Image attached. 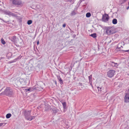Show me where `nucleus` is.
Here are the masks:
<instances>
[{"label": "nucleus", "mask_w": 129, "mask_h": 129, "mask_svg": "<svg viewBox=\"0 0 129 129\" xmlns=\"http://www.w3.org/2000/svg\"><path fill=\"white\" fill-rule=\"evenodd\" d=\"M31 110H25L23 111L25 117V118L28 120L31 121L35 118V116H31L30 115Z\"/></svg>", "instance_id": "obj_1"}, {"label": "nucleus", "mask_w": 129, "mask_h": 129, "mask_svg": "<svg viewBox=\"0 0 129 129\" xmlns=\"http://www.w3.org/2000/svg\"><path fill=\"white\" fill-rule=\"evenodd\" d=\"M5 94L9 96H11L14 93L13 90L10 87H7L4 92Z\"/></svg>", "instance_id": "obj_2"}, {"label": "nucleus", "mask_w": 129, "mask_h": 129, "mask_svg": "<svg viewBox=\"0 0 129 129\" xmlns=\"http://www.w3.org/2000/svg\"><path fill=\"white\" fill-rule=\"evenodd\" d=\"M106 33L108 35H111L114 33L113 28L112 27H107L105 29Z\"/></svg>", "instance_id": "obj_3"}, {"label": "nucleus", "mask_w": 129, "mask_h": 129, "mask_svg": "<svg viewBox=\"0 0 129 129\" xmlns=\"http://www.w3.org/2000/svg\"><path fill=\"white\" fill-rule=\"evenodd\" d=\"M39 90V88L38 87L34 86L33 87H30L28 88L25 89V91L26 92L29 91V92H31L34 90Z\"/></svg>", "instance_id": "obj_4"}, {"label": "nucleus", "mask_w": 129, "mask_h": 129, "mask_svg": "<svg viewBox=\"0 0 129 129\" xmlns=\"http://www.w3.org/2000/svg\"><path fill=\"white\" fill-rule=\"evenodd\" d=\"M109 19V17L108 14H105L103 15L102 17V21L104 22H107Z\"/></svg>", "instance_id": "obj_5"}, {"label": "nucleus", "mask_w": 129, "mask_h": 129, "mask_svg": "<svg viewBox=\"0 0 129 129\" xmlns=\"http://www.w3.org/2000/svg\"><path fill=\"white\" fill-rule=\"evenodd\" d=\"M115 73L114 70H112L108 71L107 72V75L108 77L111 78L114 76Z\"/></svg>", "instance_id": "obj_6"}, {"label": "nucleus", "mask_w": 129, "mask_h": 129, "mask_svg": "<svg viewBox=\"0 0 129 129\" xmlns=\"http://www.w3.org/2000/svg\"><path fill=\"white\" fill-rule=\"evenodd\" d=\"M12 3L13 4L18 6L22 5V1L20 0H13Z\"/></svg>", "instance_id": "obj_7"}, {"label": "nucleus", "mask_w": 129, "mask_h": 129, "mask_svg": "<svg viewBox=\"0 0 129 129\" xmlns=\"http://www.w3.org/2000/svg\"><path fill=\"white\" fill-rule=\"evenodd\" d=\"M124 102L126 103L129 102V95L128 93H125L124 98Z\"/></svg>", "instance_id": "obj_8"}, {"label": "nucleus", "mask_w": 129, "mask_h": 129, "mask_svg": "<svg viewBox=\"0 0 129 129\" xmlns=\"http://www.w3.org/2000/svg\"><path fill=\"white\" fill-rule=\"evenodd\" d=\"M109 64L110 65L116 68H117L118 66L117 63H115L113 62H110Z\"/></svg>", "instance_id": "obj_9"}, {"label": "nucleus", "mask_w": 129, "mask_h": 129, "mask_svg": "<svg viewBox=\"0 0 129 129\" xmlns=\"http://www.w3.org/2000/svg\"><path fill=\"white\" fill-rule=\"evenodd\" d=\"M57 77L59 81V82H60V83L61 84H62L63 83V81L61 79V78L60 77V76H57Z\"/></svg>", "instance_id": "obj_10"}, {"label": "nucleus", "mask_w": 129, "mask_h": 129, "mask_svg": "<svg viewBox=\"0 0 129 129\" xmlns=\"http://www.w3.org/2000/svg\"><path fill=\"white\" fill-rule=\"evenodd\" d=\"M125 44V43H124V42H121L120 43H119L118 45V48H120V47H122L123 48V47H122V45H124Z\"/></svg>", "instance_id": "obj_11"}, {"label": "nucleus", "mask_w": 129, "mask_h": 129, "mask_svg": "<svg viewBox=\"0 0 129 129\" xmlns=\"http://www.w3.org/2000/svg\"><path fill=\"white\" fill-rule=\"evenodd\" d=\"M4 13L5 14L8 15H12L13 14L12 13L8 11H5L4 12Z\"/></svg>", "instance_id": "obj_12"}, {"label": "nucleus", "mask_w": 129, "mask_h": 129, "mask_svg": "<svg viewBox=\"0 0 129 129\" xmlns=\"http://www.w3.org/2000/svg\"><path fill=\"white\" fill-rule=\"evenodd\" d=\"M76 14V12L74 10L70 14V15L71 16L74 15Z\"/></svg>", "instance_id": "obj_13"}, {"label": "nucleus", "mask_w": 129, "mask_h": 129, "mask_svg": "<svg viewBox=\"0 0 129 129\" xmlns=\"http://www.w3.org/2000/svg\"><path fill=\"white\" fill-rule=\"evenodd\" d=\"M52 111L53 113L55 114L58 112V110L56 108H54L53 109Z\"/></svg>", "instance_id": "obj_14"}, {"label": "nucleus", "mask_w": 129, "mask_h": 129, "mask_svg": "<svg viewBox=\"0 0 129 129\" xmlns=\"http://www.w3.org/2000/svg\"><path fill=\"white\" fill-rule=\"evenodd\" d=\"M18 80V81L21 84H22L24 81V79L23 78H19Z\"/></svg>", "instance_id": "obj_15"}, {"label": "nucleus", "mask_w": 129, "mask_h": 129, "mask_svg": "<svg viewBox=\"0 0 129 129\" xmlns=\"http://www.w3.org/2000/svg\"><path fill=\"white\" fill-rule=\"evenodd\" d=\"M92 75H91L88 77V78L89 79V83L91 84L92 83Z\"/></svg>", "instance_id": "obj_16"}, {"label": "nucleus", "mask_w": 129, "mask_h": 129, "mask_svg": "<svg viewBox=\"0 0 129 129\" xmlns=\"http://www.w3.org/2000/svg\"><path fill=\"white\" fill-rule=\"evenodd\" d=\"M112 23L114 24H116L117 23V20L116 19H114L112 20Z\"/></svg>", "instance_id": "obj_17"}, {"label": "nucleus", "mask_w": 129, "mask_h": 129, "mask_svg": "<svg viewBox=\"0 0 129 129\" xmlns=\"http://www.w3.org/2000/svg\"><path fill=\"white\" fill-rule=\"evenodd\" d=\"M90 36L94 38H95L96 37V33H93L90 35Z\"/></svg>", "instance_id": "obj_18"}, {"label": "nucleus", "mask_w": 129, "mask_h": 129, "mask_svg": "<svg viewBox=\"0 0 129 129\" xmlns=\"http://www.w3.org/2000/svg\"><path fill=\"white\" fill-rule=\"evenodd\" d=\"M11 114L10 113H8L7 114L6 116L7 118H9L11 116Z\"/></svg>", "instance_id": "obj_19"}, {"label": "nucleus", "mask_w": 129, "mask_h": 129, "mask_svg": "<svg viewBox=\"0 0 129 129\" xmlns=\"http://www.w3.org/2000/svg\"><path fill=\"white\" fill-rule=\"evenodd\" d=\"M91 15L90 13L89 12L87 13L86 15V17L88 18L90 17Z\"/></svg>", "instance_id": "obj_20"}, {"label": "nucleus", "mask_w": 129, "mask_h": 129, "mask_svg": "<svg viewBox=\"0 0 129 129\" xmlns=\"http://www.w3.org/2000/svg\"><path fill=\"white\" fill-rule=\"evenodd\" d=\"M66 0L67 2H69L71 4H73L74 2V0Z\"/></svg>", "instance_id": "obj_21"}, {"label": "nucleus", "mask_w": 129, "mask_h": 129, "mask_svg": "<svg viewBox=\"0 0 129 129\" xmlns=\"http://www.w3.org/2000/svg\"><path fill=\"white\" fill-rule=\"evenodd\" d=\"M97 88L99 92H101L102 90L103 89V88L102 87H97Z\"/></svg>", "instance_id": "obj_22"}, {"label": "nucleus", "mask_w": 129, "mask_h": 129, "mask_svg": "<svg viewBox=\"0 0 129 129\" xmlns=\"http://www.w3.org/2000/svg\"><path fill=\"white\" fill-rule=\"evenodd\" d=\"M32 21L31 20H29L28 21L27 23L29 25L32 23Z\"/></svg>", "instance_id": "obj_23"}, {"label": "nucleus", "mask_w": 129, "mask_h": 129, "mask_svg": "<svg viewBox=\"0 0 129 129\" xmlns=\"http://www.w3.org/2000/svg\"><path fill=\"white\" fill-rule=\"evenodd\" d=\"M63 108L64 109L66 108V103L65 102H63L62 103Z\"/></svg>", "instance_id": "obj_24"}, {"label": "nucleus", "mask_w": 129, "mask_h": 129, "mask_svg": "<svg viewBox=\"0 0 129 129\" xmlns=\"http://www.w3.org/2000/svg\"><path fill=\"white\" fill-rule=\"evenodd\" d=\"M6 124L4 122L0 123V126H4Z\"/></svg>", "instance_id": "obj_25"}, {"label": "nucleus", "mask_w": 129, "mask_h": 129, "mask_svg": "<svg viewBox=\"0 0 129 129\" xmlns=\"http://www.w3.org/2000/svg\"><path fill=\"white\" fill-rule=\"evenodd\" d=\"M1 42L3 44H5L6 43L5 41L3 39H1Z\"/></svg>", "instance_id": "obj_26"}, {"label": "nucleus", "mask_w": 129, "mask_h": 129, "mask_svg": "<svg viewBox=\"0 0 129 129\" xmlns=\"http://www.w3.org/2000/svg\"><path fill=\"white\" fill-rule=\"evenodd\" d=\"M12 39L14 41L16 39V37L15 36H13L12 38Z\"/></svg>", "instance_id": "obj_27"}, {"label": "nucleus", "mask_w": 129, "mask_h": 129, "mask_svg": "<svg viewBox=\"0 0 129 129\" xmlns=\"http://www.w3.org/2000/svg\"><path fill=\"white\" fill-rule=\"evenodd\" d=\"M21 56H20L18 57L15 59V60H17L18 59H20L21 58Z\"/></svg>", "instance_id": "obj_28"}, {"label": "nucleus", "mask_w": 129, "mask_h": 129, "mask_svg": "<svg viewBox=\"0 0 129 129\" xmlns=\"http://www.w3.org/2000/svg\"><path fill=\"white\" fill-rule=\"evenodd\" d=\"M122 51H124L125 52H129V49L125 50H122Z\"/></svg>", "instance_id": "obj_29"}, {"label": "nucleus", "mask_w": 129, "mask_h": 129, "mask_svg": "<svg viewBox=\"0 0 129 129\" xmlns=\"http://www.w3.org/2000/svg\"><path fill=\"white\" fill-rule=\"evenodd\" d=\"M66 26V24H64L62 25V26L63 27H65Z\"/></svg>", "instance_id": "obj_30"}, {"label": "nucleus", "mask_w": 129, "mask_h": 129, "mask_svg": "<svg viewBox=\"0 0 129 129\" xmlns=\"http://www.w3.org/2000/svg\"><path fill=\"white\" fill-rule=\"evenodd\" d=\"M69 29L70 30V31L71 32H73V31L69 27Z\"/></svg>", "instance_id": "obj_31"}, {"label": "nucleus", "mask_w": 129, "mask_h": 129, "mask_svg": "<svg viewBox=\"0 0 129 129\" xmlns=\"http://www.w3.org/2000/svg\"><path fill=\"white\" fill-rule=\"evenodd\" d=\"M128 92L127 93H128V94L129 95V88L128 90Z\"/></svg>", "instance_id": "obj_32"}, {"label": "nucleus", "mask_w": 129, "mask_h": 129, "mask_svg": "<svg viewBox=\"0 0 129 129\" xmlns=\"http://www.w3.org/2000/svg\"><path fill=\"white\" fill-rule=\"evenodd\" d=\"M39 44V41H38L37 42V45H38Z\"/></svg>", "instance_id": "obj_33"}, {"label": "nucleus", "mask_w": 129, "mask_h": 129, "mask_svg": "<svg viewBox=\"0 0 129 129\" xmlns=\"http://www.w3.org/2000/svg\"><path fill=\"white\" fill-rule=\"evenodd\" d=\"M84 0H81V2H82V1H84Z\"/></svg>", "instance_id": "obj_34"}, {"label": "nucleus", "mask_w": 129, "mask_h": 129, "mask_svg": "<svg viewBox=\"0 0 129 129\" xmlns=\"http://www.w3.org/2000/svg\"><path fill=\"white\" fill-rule=\"evenodd\" d=\"M129 8V6L127 8V9H128Z\"/></svg>", "instance_id": "obj_35"}, {"label": "nucleus", "mask_w": 129, "mask_h": 129, "mask_svg": "<svg viewBox=\"0 0 129 129\" xmlns=\"http://www.w3.org/2000/svg\"><path fill=\"white\" fill-rule=\"evenodd\" d=\"M14 62V61H12L11 62V63L13 62Z\"/></svg>", "instance_id": "obj_36"}, {"label": "nucleus", "mask_w": 129, "mask_h": 129, "mask_svg": "<svg viewBox=\"0 0 129 129\" xmlns=\"http://www.w3.org/2000/svg\"><path fill=\"white\" fill-rule=\"evenodd\" d=\"M128 4L129 5V2H128Z\"/></svg>", "instance_id": "obj_37"}]
</instances>
